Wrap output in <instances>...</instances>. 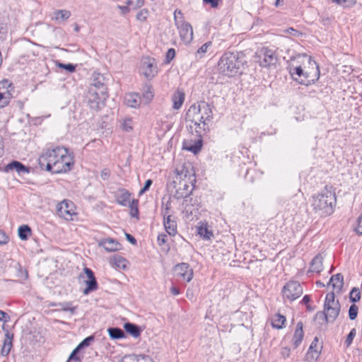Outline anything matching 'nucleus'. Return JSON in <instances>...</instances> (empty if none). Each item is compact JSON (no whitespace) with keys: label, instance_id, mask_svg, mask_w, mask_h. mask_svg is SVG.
Returning <instances> with one entry per match:
<instances>
[{"label":"nucleus","instance_id":"f257e3e1","mask_svg":"<svg viewBox=\"0 0 362 362\" xmlns=\"http://www.w3.org/2000/svg\"><path fill=\"white\" fill-rule=\"evenodd\" d=\"M74 158L67 148L56 146L44 149L38 158L41 169L53 173H62L69 171L74 165Z\"/></svg>","mask_w":362,"mask_h":362},{"label":"nucleus","instance_id":"f03ea898","mask_svg":"<svg viewBox=\"0 0 362 362\" xmlns=\"http://www.w3.org/2000/svg\"><path fill=\"white\" fill-rule=\"evenodd\" d=\"M212 118V109L204 101L192 105L185 115V120L188 123L187 127L192 134L195 133L197 137H202L209 131L208 122Z\"/></svg>","mask_w":362,"mask_h":362},{"label":"nucleus","instance_id":"7ed1b4c3","mask_svg":"<svg viewBox=\"0 0 362 362\" xmlns=\"http://www.w3.org/2000/svg\"><path fill=\"white\" fill-rule=\"evenodd\" d=\"M296 61L299 65L296 66V81L304 86L314 83L319 79L320 69L317 64L306 54H296Z\"/></svg>","mask_w":362,"mask_h":362},{"label":"nucleus","instance_id":"20e7f679","mask_svg":"<svg viewBox=\"0 0 362 362\" xmlns=\"http://www.w3.org/2000/svg\"><path fill=\"white\" fill-rule=\"evenodd\" d=\"M245 63L243 53L228 52L221 57L218 66L221 74L232 77L243 72Z\"/></svg>","mask_w":362,"mask_h":362},{"label":"nucleus","instance_id":"39448f33","mask_svg":"<svg viewBox=\"0 0 362 362\" xmlns=\"http://www.w3.org/2000/svg\"><path fill=\"white\" fill-rule=\"evenodd\" d=\"M334 195L328 191L318 193L313 197L312 206L316 213L320 216H327L332 213Z\"/></svg>","mask_w":362,"mask_h":362},{"label":"nucleus","instance_id":"423d86ee","mask_svg":"<svg viewBox=\"0 0 362 362\" xmlns=\"http://www.w3.org/2000/svg\"><path fill=\"white\" fill-rule=\"evenodd\" d=\"M341 305L338 300H335L334 292L327 294L325 304L324 312L322 313H317V315H324L327 322H333L339 315Z\"/></svg>","mask_w":362,"mask_h":362},{"label":"nucleus","instance_id":"0eeeda50","mask_svg":"<svg viewBox=\"0 0 362 362\" xmlns=\"http://www.w3.org/2000/svg\"><path fill=\"white\" fill-rule=\"evenodd\" d=\"M140 71L148 80H151L158 74L156 60L149 57H142L141 61Z\"/></svg>","mask_w":362,"mask_h":362},{"label":"nucleus","instance_id":"6e6552de","mask_svg":"<svg viewBox=\"0 0 362 362\" xmlns=\"http://www.w3.org/2000/svg\"><path fill=\"white\" fill-rule=\"evenodd\" d=\"M86 98L90 107L92 110H98L104 105L107 93L100 94L99 91L95 92V88H89Z\"/></svg>","mask_w":362,"mask_h":362},{"label":"nucleus","instance_id":"1a4fd4ad","mask_svg":"<svg viewBox=\"0 0 362 362\" xmlns=\"http://www.w3.org/2000/svg\"><path fill=\"white\" fill-rule=\"evenodd\" d=\"M174 187L175 193L174 197L177 199H184L183 204L187 206V197L192 193V187L189 185V182L185 179H182L179 182L174 181Z\"/></svg>","mask_w":362,"mask_h":362},{"label":"nucleus","instance_id":"9d476101","mask_svg":"<svg viewBox=\"0 0 362 362\" xmlns=\"http://www.w3.org/2000/svg\"><path fill=\"white\" fill-rule=\"evenodd\" d=\"M83 272L84 273L81 274L79 278L82 279L86 285V287L83 291V293L84 295H88L90 292L98 289V282L94 276L93 272L90 269L85 267L83 269Z\"/></svg>","mask_w":362,"mask_h":362},{"label":"nucleus","instance_id":"9b49d317","mask_svg":"<svg viewBox=\"0 0 362 362\" xmlns=\"http://www.w3.org/2000/svg\"><path fill=\"white\" fill-rule=\"evenodd\" d=\"M258 57L259 58V65L263 67L275 65L278 60L275 50L266 47L260 51Z\"/></svg>","mask_w":362,"mask_h":362},{"label":"nucleus","instance_id":"f8f14e48","mask_svg":"<svg viewBox=\"0 0 362 362\" xmlns=\"http://www.w3.org/2000/svg\"><path fill=\"white\" fill-rule=\"evenodd\" d=\"M57 212L59 217L65 220H72V216L75 214L74 204L71 202L63 200L57 204Z\"/></svg>","mask_w":362,"mask_h":362},{"label":"nucleus","instance_id":"ddd939ff","mask_svg":"<svg viewBox=\"0 0 362 362\" xmlns=\"http://www.w3.org/2000/svg\"><path fill=\"white\" fill-rule=\"evenodd\" d=\"M174 272L177 276L187 282H189L194 276L193 269L188 263L185 262L177 264L174 267Z\"/></svg>","mask_w":362,"mask_h":362},{"label":"nucleus","instance_id":"4468645a","mask_svg":"<svg viewBox=\"0 0 362 362\" xmlns=\"http://www.w3.org/2000/svg\"><path fill=\"white\" fill-rule=\"evenodd\" d=\"M175 25L179 30L181 39L185 43H189L193 39V30L192 25L185 21Z\"/></svg>","mask_w":362,"mask_h":362},{"label":"nucleus","instance_id":"2eb2a0df","mask_svg":"<svg viewBox=\"0 0 362 362\" xmlns=\"http://www.w3.org/2000/svg\"><path fill=\"white\" fill-rule=\"evenodd\" d=\"M3 171L4 173L16 171L18 175H25L30 173V169L20 161L13 160L4 167Z\"/></svg>","mask_w":362,"mask_h":362},{"label":"nucleus","instance_id":"dca6fc26","mask_svg":"<svg viewBox=\"0 0 362 362\" xmlns=\"http://www.w3.org/2000/svg\"><path fill=\"white\" fill-rule=\"evenodd\" d=\"M89 88H95V92L99 91L100 94L107 93L105 77L100 74H93V82Z\"/></svg>","mask_w":362,"mask_h":362},{"label":"nucleus","instance_id":"f3484780","mask_svg":"<svg viewBox=\"0 0 362 362\" xmlns=\"http://www.w3.org/2000/svg\"><path fill=\"white\" fill-rule=\"evenodd\" d=\"M294 282L290 281L282 288V296L285 303H290L294 300Z\"/></svg>","mask_w":362,"mask_h":362},{"label":"nucleus","instance_id":"a211bd4d","mask_svg":"<svg viewBox=\"0 0 362 362\" xmlns=\"http://www.w3.org/2000/svg\"><path fill=\"white\" fill-rule=\"evenodd\" d=\"M163 224L170 235H175L177 233V222L174 216H168L166 218H163Z\"/></svg>","mask_w":362,"mask_h":362},{"label":"nucleus","instance_id":"6ab92c4d","mask_svg":"<svg viewBox=\"0 0 362 362\" xmlns=\"http://www.w3.org/2000/svg\"><path fill=\"white\" fill-rule=\"evenodd\" d=\"M115 199L117 203L123 206H127L131 202L130 193L124 189H120L117 192Z\"/></svg>","mask_w":362,"mask_h":362},{"label":"nucleus","instance_id":"aec40b11","mask_svg":"<svg viewBox=\"0 0 362 362\" xmlns=\"http://www.w3.org/2000/svg\"><path fill=\"white\" fill-rule=\"evenodd\" d=\"M100 245L107 252H115L121 248V244L112 238H107L100 242Z\"/></svg>","mask_w":362,"mask_h":362},{"label":"nucleus","instance_id":"412c9836","mask_svg":"<svg viewBox=\"0 0 362 362\" xmlns=\"http://www.w3.org/2000/svg\"><path fill=\"white\" fill-rule=\"evenodd\" d=\"M199 139L192 143V141H185L183 143V147L185 149L194 153V154L197 153L202 148V137H198Z\"/></svg>","mask_w":362,"mask_h":362},{"label":"nucleus","instance_id":"4be33fe9","mask_svg":"<svg viewBox=\"0 0 362 362\" xmlns=\"http://www.w3.org/2000/svg\"><path fill=\"white\" fill-rule=\"evenodd\" d=\"M329 284L332 285L334 291L339 292L344 285V277L341 274H337L333 275L330 280Z\"/></svg>","mask_w":362,"mask_h":362},{"label":"nucleus","instance_id":"5701e85b","mask_svg":"<svg viewBox=\"0 0 362 362\" xmlns=\"http://www.w3.org/2000/svg\"><path fill=\"white\" fill-rule=\"evenodd\" d=\"M172 100L173 103V107L175 110H179L184 103L185 93L182 91L177 90L173 94Z\"/></svg>","mask_w":362,"mask_h":362},{"label":"nucleus","instance_id":"b1692460","mask_svg":"<svg viewBox=\"0 0 362 362\" xmlns=\"http://www.w3.org/2000/svg\"><path fill=\"white\" fill-rule=\"evenodd\" d=\"M13 334H10L8 331L5 334V338L4 340V345L1 349V355L7 356L12 347Z\"/></svg>","mask_w":362,"mask_h":362},{"label":"nucleus","instance_id":"393cba45","mask_svg":"<svg viewBox=\"0 0 362 362\" xmlns=\"http://www.w3.org/2000/svg\"><path fill=\"white\" fill-rule=\"evenodd\" d=\"M71 16V12L68 10L61 9L57 10L53 13L52 19L61 23L69 18Z\"/></svg>","mask_w":362,"mask_h":362},{"label":"nucleus","instance_id":"a878e982","mask_svg":"<svg viewBox=\"0 0 362 362\" xmlns=\"http://www.w3.org/2000/svg\"><path fill=\"white\" fill-rule=\"evenodd\" d=\"M126 104L131 107L136 108L140 105V100L138 94L129 93L125 96Z\"/></svg>","mask_w":362,"mask_h":362},{"label":"nucleus","instance_id":"bb28decb","mask_svg":"<svg viewBox=\"0 0 362 362\" xmlns=\"http://www.w3.org/2000/svg\"><path fill=\"white\" fill-rule=\"evenodd\" d=\"M322 257L321 255H317L310 263V271L312 272L319 273L322 270Z\"/></svg>","mask_w":362,"mask_h":362},{"label":"nucleus","instance_id":"cd10ccee","mask_svg":"<svg viewBox=\"0 0 362 362\" xmlns=\"http://www.w3.org/2000/svg\"><path fill=\"white\" fill-rule=\"evenodd\" d=\"M124 328L127 333H129L134 337H138L141 334V329L138 325L135 324L127 322L124 324Z\"/></svg>","mask_w":362,"mask_h":362},{"label":"nucleus","instance_id":"c85d7f7f","mask_svg":"<svg viewBox=\"0 0 362 362\" xmlns=\"http://www.w3.org/2000/svg\"><path fill=\"white\" fill-rule=\"evenodd\" d=\"M107 332L110 338L113 339H119L125 337V333L119 327H110Z\"/></svg>","mask_w":362,"mask_h":362},{"label":"nucleus","instance_id":"c756f323","mask_svg":"<svg viewBox=\"0 0 362 362\" xmlns=\"http://www.w3.org/2000/svg\"><path fill=\"white\" fill-rule=\"evenodd\" d=\"M18 233L19 238L22 240H28V237L31 235V228L28 225H23L18 228Z\"/></svg>","mask_w":362,"mask_h":362},{"label":"nucleus","instance_id":"7c9ffc66","mask_svg":"<svg viewBox=\"0 0 362 362\" xmlns=\"http://www.w3.org/2000/svg\"><path fill=\"white\" fill-rule=\"evenodd\" d=\"M286 317L284 315L276 314L272 320V325L274 328L281 329L284 327Z\"/></svg>","mask_w":362,"mask_h":362},{"label":"nucleus","instance_id":"2f4dec72","mask_svg":"<svg viewBox=\"0 0 362 362\" xmlns=\"http://www.w3.org/2000/svg\"><path fill=\"white\" fill-rule=\"evenodd\" d=\"M120 126L122 130L130 132L133 129V121L130 117H124L120 120Z\"/></svg>","mask_w":362,"mask_h":362},{"label":"nucleus","instance_id":"473e14b6","mask_svg":"<svg viewBox=\"0 0 362 362\" xmlns=\"http://www.w3.org/2000/svg\"><path fill=\"white\" fill-rule=\"evenodd\" d=\"M11 99V93L8 90H0V108H3L6 106Z\"/></svg>","mask_w":362,"mask_h":362},{"label":"nucleus","instance_id":"72a5a7b5","mask_svg":"<svg viewBox=\"0 0 362 362\" xmlns=\"http://www.w3.org/2000/svg\"><path fill=\"white\" fill-rule=\"evenodd\" d=\"M320 355V353L319 350H308L305 354V360L306 362H315L319 358Z\"/></svg>","mask_w":362,"mask_h":362},{"label":"nucleus","instance_id":"f704fd0d","mask_svg":"<svg viewBox=\"0 0 362 362\" xmlns=\"http://www.w3.org/2000/svg\"><path fill=\"white\" fill-rule=\"evenodd\" d=\"M198 234L203 237L205 240H210L213 236V233L209 230L206 226H199L197 228Z\"/></svg>","mask_w":362,"mask_h":362},{"label":"nucleus","instance_id":"c9c22d12","mask_svg":"<svg viewBox=\"0 0 362 362\" xmlns=\"http://www.w3.org/2000/svg\"><path fill=\"white\" fill-rule=\"evenodd\" d=\"M139 201L133 199L129 202L128 206L130 208V214L132 217L138 218L139 209H138Z\"/></svg>","mask_w":362,"mask_h":362},{"label":"nucleus","instance_id":"e433bc0d","mask_svg":"<svg viewBox=\"0 0 362 362\" xmlns=\"http://www.w3.org/2000/svg\"><path fill=\"white\" fill-rule=\"evenodd\" d=\"M142 95L143 97L146 100V101H150L153 97L152 86L148 84H146L143 88Z\"/></svg>","mask_w":362,"mask_h":362},{"label":"nucleus","instance_id":"4c0bfd02","mask_svg":"<svg viewBox=\"0 0 362 362\" xmlns=\"http://www.w3.org/2000/svg\"><path fill=\"white\" fill-rule=\"evenodd\" d=\"M303 338V323L299 322L296 329V345L302 341Z\"/></svg>","mask_w":362,"mask_h":362},{"label":"nucleus","instance_id":"58836bf2","mask_svg":"<svg viewBox=\"0 0 362 362\" xmlns=\"http://www.w3.org/2000/svg\"><path fill=\"white\" fill-rule=\"evenodd\" d=\"M57 305L62 310L69 311L71 314H74L76 308V307L72 306V303L71 302L59 303Z\"/></svg>","mask_w":362,"mask_h":362},{"label":"nucleus","instance_id":"ea45409f","mask_svg":"<svg viewBox=\"0 0 362 362\" xmlns=\"http://www.w3.org/2000/svg\"><path fill=\"white\" fill-rule=\"evenodd\" d=\"M211 42H207L202 45L196 52V57L197 59H201L203 57V54H205L208 49L211 46Z\"/></svg>","mask_w":362,"mask_h":362},{"label":"nucleus","instance_id":"a19ab883","mask_svg":"<svg viewBox=\"0 0 362 362\" xmlns=\"http://www.w3.org/2000/svg\"><path fill=\"white\" fill-rule=\"evenodd\" d=\"M332 3H334L337 5L341 6L344 8L351 7L356 3V0H330Z\"/></svg>","mask_w":362,"mask_h":362},{"label":"nucleus","instance_id":"79ce46f5","mask_svg":"<svg viewBox=\"0 0 362 362\" xmlns=\"http://www.w3.org/2000/svg\"><path fill=\"white\" fill-rule=\"evenodd\" d=\"M350 300L356 303L361 299V292L359 289L353 288L349 294Z\"/></svg>","mask_w":362,"mask_h":362},{"label":"nucleus","instance_id":"37998d69","mask_svg":"<svg viewBox=\"0 0 362 362\" xmlns=\"http://www.w3.org/2000/svg\"><path fill=\"white\" fill-rule=\"evenodd\" d=\"M144 1V0H128L127 5L132 9H137L143 6Z\"/></svg>","mask_w":362,"mask_h":362},{"label":"nucleus","instance_id":"c03bdc74","mask_svg":"<svg viewBox=\"0 0 362 362\" xmlns=\"http://www.w3.org/2000/svg\"><path fill=\"white\" fill-rule=\"evenodd\" d=\"M94 340L93 336H89L86 338H85L76 347L80 351L85 347H87L90 345V342H92Z\"/></svg>","mask_w":362,"mask_h":362},{"label":"nucleus","instance_id":"a18cd8bd","mask_svg":"<svg viewBox=\"0 0 362 362\" xmlns=\"http://www.w3.org/2000/svg\"><path fill=\"white\" fill-rule=\"evenodd\" d=\"M174 21L175 25H177L185 21L183 14L180 10L176 9L174 11Z\"/></svg>","mask_w":362,"mask_h":362},{"label":"nucleus","instance_id":"49530a36","mask_svg":"<svg viewBox=\"0 0 362 362\" xmlns=\"http://www.w3.org/2000/svg\"><path fill=\"white\" fill-rule=\"evenodd\" d=\"M134 361L136 362H153V359L147 355H135Z\"/></svg>","mask_w":362,"mask_h":362},{"label":"nucleus","instance_id":"de8ad7c7","mask_svg":"<svg viewBox=\"0 0 362 362\" xmlns=\"http://www.w3.org/2000/svg\"><path fill=\"white\" fill-rule=\"evenodd\" d=\"M358 307L353 304L350 306L349 310V317L350 320H354L356 318L358 315Z\"/></svg>","mask_w":362,"mask_h":362},{"label":"nucleus","instance_id":"09e8293b","mask_svg":"<svg viewBox=\"0 0 362 362\" xmlns=\"http://www.w3.org/2000/svg\"><path fill=\"white\" fill-rule=\"evenodd\" d=\"M58 67L62 68L63 69H65L69 73H73L76 70V65L72 64H63V63H59Z\"/></svg>","mask_w":362,"mask_h":362},{"label":"nucleus","instance_id":"8fccbe9b","mask_svg":"<svg viewBox=\"0 0 362 362\" xmlns=\"http://www.w3.org/2000/svg\"><path fill=\"white\" fill-rule=\"evenodd\" d=\"M322 348V346L319 343L318 338L315 337L314 340L311 343L308 350L315 351V349H317L320 351V353H321Z\"/></svg>","mask_w":362,"mask_h":362},{"label":"nucleus","instance_id":"3c124183","mask_svg":"<svg viewBox=\"0 0 362 362\" xmlns=\"http://www.w3.org/2000/svg\"><path fill=\"white\" fill-rule=\"evenodd\" d=\"M356 334V330L355 328H353L350 331L349 334L347 335L346 341H345V344L347 347L351 344L353 339L355 337Z\"/></svg>","mask_w":362,"mask_h":362},{"label":"nucleus","instance_id":"603ef678","mask_svg":"<svg viewBox=\"0 0 362 362\" xmlns=\"http://www.w3.org/2000/svg\"><path fill=\"white\" fill-rule=\"evenodd\" d=\"M175 56V50L173 48H170L165 55V63L169 64Z\"/></svg>","mask_w":362,"mask_h":362},{"label":"nucleus","instance_id":"864d4df0","mask_svg":"<svg viewBox=\"0 0 362 362\" xmlns=\"http://www.w3.org/2000/svg\"><path fill=\"white\" fill-rule=\"evenodd\" d=\"M148 10L142 9L136 14V19L140 21H144L148 16Z\"/></svg>","mask_w":362,"mask_h":362},{"label":"nucleus","instance_id":"5fc2aeb1","mask_svg":"<svg viewBox=\"0 0 362 362\" xmlns=\"http://www.w3.org/2000/svg\"><path fill=\"white\" fill-rule=\"evenodd\" d=\"M153 183L152 180L148 179L145 182L144 186L142 189H140L139 192V195L141 196V194H144L146 191H148L151 186Z\"/></svg>","mask_w":362,"mask_h":362},{"label":"nucleus","instance_id":"6e6d98bb","mask_svg":"<svg viewBox=\"0 0 362 362\" xmlns=\"http://www.w3.org/2000/svg\"><path fill=\"white\" fill-rule=\"evenodd\" d=\"M310 301V296H308V295H305L302 300L300 302V303H302V304H304L306 305V308H307V310L308 311H313V308H312L308 303Z\"/></svg>","mask_w":362,"mask_h":362},{"label":"nucleus","instance_id":"4d7b16f0","mask_svg":"<svg viewBox=\"0 0 362 362\" xmlns=\"http://www.w3.org/2000/svg\"><path fill=\"white\" fill-rule=\"evenodd\" d=\"M115 264L118 267H121L122 269L126 268V262L127 261L125 259H124L121 257H115Z\"/></svg>","mask_w":362,"mask_h":362},{"label":"nucleus","instance_id":"13d9d810","mask_svg":"<svg viewBox=\"0 0 362 362\" xmlns=\"http://www.w3.org/2000/svg\"><path fill=\"white\" fill-rule=\"evenodd\" d=\"M80 351L79 349H78L77 347H76L73 351L71 352V354H70L69 357V359L67 361V362L70 361H72V360H74V361H80V358L78 356H77V354Z\"/></svg>","mask_w":362,"mask_h":362},{"label":"nucleus","instance_id":"bf43d9fd","mask_svg":"<svg viewBox=\"0 0 362 362\" xmlns=\"http://www.w3.org/2000/svg\"><path fill=\"white\" fill-rule=\"evenodd\" d=\"M10 320V316L4 311L0 310V321L4 323L8 322Z\"/></svg>","mask_w":362,"mask_h":362},{"label":"nucleus","instance_id":"052dcab7","mask_svg":"<svg viewBox=\"0 0 362 362\" xmlns=\"http://www.w3.org/2000/svg\"><path fill=\"white\" fill-rule=\"evenodd\" d=\"M220 0H203L204 4H209L211 8H217Z\"/></svg>","mask_w":362,"mask_h":362},{"label":"nucleus","instance_id":"680f3d73","mask_svg":"<svg viewBox=\"0 0 362 362\" xmlns=\"http://www.w3.org/2000/svg\"><path fill=\"white\" fill-rule=\"evenodd\" d=\"M303 293V289L299 283L296 281V298L301 296Z\"/></svg>","mask_w":362,"mask_h":362},{"label":"nucleus","instance_id":"e2e57ef3","mask_svg":"<svg viewBox=\"0 0 362 362\" xmlns=\"http://www.w3.org/2000/svg\"><path fill=\"white\" fill-rule=\"evenodd\" d=\"M170 207L169 204H166L165 208H163L162 209V214H163V218H166V217H168V216H172L169 213L170 212Z\"/></svg>","mask_w":362,"mask_h":362},{"label":"nucleus","instance_id":"0e129e2a","mask_svg":"<svg viewBox=\"0 0 362 362\" xmlns=\"http://www.w3.org/2000/svg\"><path fill=\"white\" fill-rule=\"evenodd\" d=\"M166 238H167V236L165 234L159 235L158 236V242L159 245H163V244L165 243Z\"/></svg>","mask_w":362,"mask_h":362},{"label":"nucleus","instance_id":"69168bd1","mask_svg":"<svg viewBox=\"0 0 362 362\" xmlns=\"http://www.w3.org/2000/svg\"><path fill=\"white\" fill-rule=\"evenodd\" d=\"M356 232L362 235V216H360L358 218V227L356 228Z\"/></svg>","mask_w":362,"mask_h":362},{"label":"nucleus","instance_id":"338daca9","mask_svg":"<svg viewBox=\"0 0 362 362\" xmlns=\"http://www.w3.org/2000/svg\"><path fill=\"white\" fill-rule=\"evenodd\" d=\"M125 236H126L127 240L129 243H131L132 244L134 245V244H136V239H135V238H134L132 235H130V234H129V233H125Z\"/></svg>","mask_w":362,"mask_h":362},{"label":"nucleus","instance_id":"774afa93","mask_svg":"<svg viewBox=\"0 0 362 362\" xmlns=\"http://www.w3.org/2000/svg\"><path fill=\"white\" fill-rule=\"evenodd\" d=\"M110 173L107 169L103 170L100 173V177L103 180H106L109 177Z\"/></svg>","mask_w":362,"mask_h":362}]
</instances>
